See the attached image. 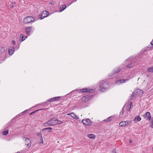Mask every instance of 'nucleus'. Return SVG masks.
<instances>
[{
  "instance_id": "1",
  "label": "nucleus",
  "mask_w": 153,
  "mask_h": 153,
  "mask_svg": "<svg viewBox=\"0 0 153 153\" xmlns=\"http://www.w3.org/2000/svg\"><path fill=\"white\" fill-rule=\"evenodd\" d=\"M109 86L108 83L105 80H103L99 82V90L104 92L107 91Z\"/></svg>"
},
{
  "instance_id": "2",
  "label": "nucleus",
  "mask_w": 153,
  "mask_h": 153,
  "mask_svg": "<svg viewBox=\"0 0 153 153\" xmlns=\"http://www.w3.org/2000/svg\"><path fill=\"white\" fill-rule=\"evenodd\" d=\"M73 91L78 92L79 93H86L89 92V93H92L94 92V90L92 89H89L87 88H82L80 90H75L71 91V93Z\"/></svg>"
},
{
  "instance_id": "3",
  "label": "nucleus",
  "mask_w": 153,
  "mask_h": 153,
  "mask_svg": "<svg viewBox=\"0 0 153 153\" xmlns=\"http://www.w3.org/2000/svg\"><path fill=\"white\" fill-rule=\"evenodd\" d=\"M57 119L55 117L52 118L46 123L44 124L45 126H53L55 125L54 121H56Z\"/></svg>"
},
{
  "instance_id": "4",
  "label": "nucleus",
  "mask_w": 153,
  "mask_h": 153,
  "mask_svg": "<svg viewBox=\"0 0 153 153\" xmlns=\"http://www.w3.org/2000/svg\"><path fill=\"white\" fill-rule=\"evenodd\" d=\"M35 18L31 16L25 17L23 19V23L24 24H27L32 22L35 21Z\"/></svg>"
},
{
  "instance_id": "5",
  "label": "nucleus",
  "mask_w": 153,
  "mask_h": 153,
  "mask_svg": "<svg viewBox=\"0 0 153 153\" xmlns=\"http://www.w3.org/2000/svg\"><path fill=\"white\" fill-rule=\"evenodd\" d=\"M60 97L58 96L51 98L50 99L48 100L47 101L45 102L44 103L45 104H49L50 102H53L54 101H58V100L60 98Z\"/></svg>"
},
{
  "instance_id": "6",
  "label": "nucleus",
  "mask_w": 153,
  "mask_h": 153,
  "mask_svg": "<svg viewBox=\"0 0 153 153\" xmlns=\"http://www.w3.org/2000/svg\"><path fill=\"white\" fill-rule=\"evenodd\" d=\"M92 97L93 96L90 95H87L82 96L81 98L82 101L84 102H87L92 98Z\"/></svg>"
},
{
  "instance_id": "7",
  "label": "nucleus",
  "mask_w": 153,
  "mask_h": 153,
  "mask_svg": "<svg viewBox=\"0 0 153 153\" xmlns=\"http://www.w3.org/2000/svg\"><path fill=\"white\" fill-rule=\"evenodd\" d=\"M82 122L84 125L87 126H90L91 125V122L89 119H85L82 120Z\"/></svg>"
},
{
  "instance_id": "8",
  "label": "nucleus",
  "mask_w": 153,
  "mask_h": 153,
  "mask_svg": "<svg viewBox=\"0 0 153 153\" xmlns=\"http://www.w3.org/2000/svg\"><path fill=\"white\" fill-rule=\"evenodd\" d=\"M22 139L25 141V145L28 147H30L31 144V142L30 139L27 137H22Z\"/></svg>"
},
{
  "instance_id": "9",
  "label": "nucleus",
  "mask_w": 153,
  "mask_h": 153,
  "mask_svg": "<svg viewBox=\"0 0 153 153\" xmlns=\"http://www.w3.org/2000/svg\"><path fill=\"white\" fill-rule=\"evenodd\" d=\"M32 29L31 26H27L25 28V30L27 36H29L30 35V32L31 31Z\"/></svg>"
},
{
  "instance_id": "10",
  "label": "nucleus",
  "mask_w": 153,
  "mask_h": 153,
  "mask_svg": "<svg viewBox=\"0 0 153 153\" xmlns=\"http://www.w3.org/2000/svg\"><path fill=\"white\" fill-rule=\"evenodd\" d=\"M136 92V95L139 96H141L143 94V91L142 90H140L139 89H137L134 90Z\"/></svg>"
},
{
  "instance_id": "11",
  "label": "nucleus",
  "mask_w": 153,
  "mask_h": 153,
  "mask_svg": "<svg viewBox=\"0 0 153 153\" xmlns=\"http://www.w3.org/2000/svg\"><path fill=\"white\" fill-rule=\"evenodd\" d=\"M144 117L147 120H150L151 118V114L149 112H146L144 115Z\"/></svg>"
},
{
  "instance_id": "12",
  "label": "nucleus",
  "mask_w": 153,
  "mask_h": 153,
  "mask_svg": "<svg viewBox=\"0 0 153 153\" xmlns=\"http://www.w3.org/2000/svg\"><path fill=\"white\" fill-rule=\"evenodd\" d=\"M115 118L114 116H111L108 117L106 119L104 120L103 121L106 122H110L111 120H113Z\"/></svg>"
},
{
  "instance_id": "13",
  "label": "nucleus",
  "mask_w": 153,
  "mask_h": 153,
  "mask_svg": "<svg viewBox=\"0 0 153 153\" xmlns=\"http://www.w3.org/2000/svg\"><path fill=\"white\" fill-rule=\"evenodd\" d=\"M129 80V79H121L119 80H117L116 81V84L120 85V84H121L123 82H126V81H128Z\"/></svg>"
},
{
  "instance_id": "14",
  "label": "nucleus",
  "mask_w": 153,
  "mask_h": 153,
  "mask_svg": "<svg viewBox=\"0 0 153 153\" xmlns=\"http://www.w3.org/2000/svg\"><path fill=\"white\" fill-rule=\"evenodd\" d=\"M14 47H10L8 49V52L10 55H12L14 51Z\"/></svg>"
},
{
  "instance_id": "15",
  "label": "nucleus",
  "mask_w": 153,
  "mask_h": 153,
  "mask_svg": "<svg viewBox=\"0 0 153 153\" xmlns=\"http://www.w3.org/2000/svg\"><path fill=\"white\" fill-rule=\"evenodd\" d=\"M66 7L65 5H62L60 7L59 12H61L64 10Z\"/></svg>"
},
{
  "instance_id": "16",
  "label": "nucleus",
  "mask_w": 153,
  "mask_h": 153,
  "mask_svg": "<svg viewBox=\"0 0 153 153\" xmlns=\"http://www.w3.org/2000/svg\"><path fill=\"white\" fill-rule=\"evenodd\" d=\"M141 118L140 116H136L134 119V121H136V122H138L141 120Z\"/></svg>"
},
{
  "instance_id": "17",
  "label": "nucleus",
  "mask_w": 153,
  "mask_h": 153,
  "mask_svg": "<svg viewBox=\"0 0 153 153\" xmlns=\"http://www.w3.org/2000/svg\"><path fill=\"white\" fill-rule=\"evenodd\" d=\"M27 38V36H24L23 34H20V40L22 42L25 40Z\"/></svg>"
},
{
  "instance_id": "18",
  "label": "nucleus",
  "mask_w": 153,
  "mask_h": 153,
  "mask_svg": "<svg viewBox=\"0 0 153 153\" xmlns=\"http://www.w3.org/2000/svg\"><path fill=\"white\" fill-rule=\"evenodd\" d=\"M132 102L131 101L130 102L128 105L127 106V110L128 111H129L131 108V105L132 104Z\"/></svg>"
},
{
  "instance_id": "19",
  "label": "nucleus",
  "mask_w": 153,
  "mask_h": 153,
  "mask_svg": "<svg viewBox=\"0 0 153 153\" xmlns=\"http://www.w3.org/2000/svg\"><path fill=\"white\" fill-rule=\"evenodd\" d=\"M42 16H43V15L42 14H40L38 15V17H39V18L40 20H41V19H44V18L47 17L48 16V15H47L46 16H44L43 17H42Z\"/></svg>"
},
{
  "instance_id": "20",
  "label": "nucleus",
  "mask_w": 153,
  "mask_h": 153,
  "mask_svg": "<svg viewBox=\"0 0 153 153\" xmlns=\"http://www.w3.org/2000/svg\"><path fill=\"white\" fill-rule=\"evenodd\" d=\"M71 114L72 115H71V116L74 119H78L79 118V117L76 115L74 113H71Z\"/></svg>"
},
{
  "instance_id": "21",
  "label": "nucleus",
  "mask_w": 153,
  "mask_h": 153,
  "mask_svg": "<svg viewBox=\"0 0 153 153\" xmlns=\"http://www.w3.org/2000/svg\"><path fill=\"white\" fill-rule=\"evenodd\" d=\"M48 108H43V109H38L31 113H30V114H29V116H30L32 114H33L34 113H35V112H37L38 111H41V110H46L47 109H48Z\"/></svg>"
},
{
  "instance_id": "22",
  "label": "nucleus",
  "mask_w": 153,
  "mask_h": 153,
  "mask_svg": "<svg viewBox=\"0 0 153 153\" xmlns=\"http://www.w3.org/2000/svg\"><path fill=\"white\" fill-rule=\"evenodd\" d=\"M125 123V121L121 122L119 123V126L120 127H121L125 126H126V124Z\"/></svg>"
},
{
  "instance_id": "23",
  "label": "nucleus",
  "mask_w": 153,
  "mask_h": 153,
  "mask_svg": "<svg viewBox=\"0 0 153 153\" xmlns=\"http://www.w3.org/2000/svg\"><path fill=\"white\" fill-rule=\"evenodd\" d=\"M88 137L90 139H94L95 138V135L93 134H89L88 135Z\"/></svg>"
},
{
  "instance_id": "24",
  "label": "nucleus",
  "mask_w": 153,
  "mask_h": 153,
  "mask_svg": "<svg viewBox=\"0 0 153 153\" xmlns=\"http://www.w3.org/2000/svg\"><path fill=\"white\" fill-rule=\"evenodd\" d=\"M52 129V128L51 127H48V128H44L42 130V131H46L47 130H48V132H50L51 131Z\"/></svg>"
},
{
  "instance_id": "25",
  "label": "nucleus",
  "mask_w": 153,
  "mask_h": 153,
  "mask_svg": "<svg viewBox=\"0 0 153 153\" xmlns=\"http://www.w3.org/2000/svg\"><path fill=\"white\" fill-rule=\"evenodd\" d=\"M147 71L149 72L153 73V67H149L147 69Z\"/></svg>"
},
{
  "instance_id": "26",
  "label": "nucleus",
  "mask_w": 153,
  "mask_h": 153,
  "mask_svg": "<svg viewBox=\"0 0 153 153\" xmlns=\"http://www.w3.org/2000/svg\"><path fill=\"white\" fill-rule=\"evenodd\" d=\"M121 71V69L120 68H119L116 70H114V72L113 73V74H116L117 73L119 72H120Z\"/></svg>"
},
{
  "instance_id": "27",
  "label": "nucleus",
  "mask_w": 153,
  "mask_h": 153,
  "mask_svg": "<svg viewBox=\"0 0 153 153\" xmlns=\"http://www.w3.org/2000/svg\"><path fill=\"white\" fill-rule=\"evenodd\" d=\"M8 131L9 130L7 129L2 132V134L4 135H6L8 133Z\"/></svg>"
},
{
  "instance_id": "28",
  "label": "nucleus",
  "mask_w": 153,
  "mask_h": 153,
  "mask_svg": "<svg viewBox=\"0 0 153 153\" xmlns=\"http://www.w3.org/2000/svg\"><path fill=\"white\" fill-rule=\"evenodd\" d=\"M5 48L4 47L0 46V53H2L5 51Z\"/></svg>"
},
{
  "instance_id": "29",
  "label": "nucleus",
  "mask_w": 153,
  "mask_h": 153,
  "mask_svg": "<svg viewBox=\"0 0 153 153\" xmlns=\"http://www.w3.org/2000/svg\"><path fill=\"white\" fill-rule=\"evenodd\" d=\"M135 94H136V92H135L134 91H133L132 92V94L131 95V97H130L131 100H132L133 99V97H134V95H136Z\"/></svg>"
},
{
  "instance_id": "30",
  "label": "nucleus",
  "mask_w": 153,
  "mask_h": 153,
  "mask_svg": "<svg viewBox=\"0 0 153 153\" xmlns=\"http://www.w3.org/2000/svg\"><path fill=\"white\" fill-rule=\"evenodd\" d=\"M42 15H48V16L49 13L48 11L46 10H44L42 12Z\"/></svg>"
},
{
  "instance_id": "31",
  "label": "nucleus",
  "mask_w": 153,
  "mask_h": 153,
  "mask_svg": "<svg viewBox=\"0 0 153 153\" xmlns=\"http://www.w3.org/2000/svg\"><path fill=\"white\" fill-rule=\"evenodd\" d=\"M133 63H131L130 64H128L126 67L127 68H131L133 66Z\"/></svg>"
},
{
  "instance_id": "32",
  "label": "nucleus",
  "mask_w": 153,
  "mask_h": 153,
  "mask_svg": "<svg viewBox=\"0 0 153 153\" xmlns=\"http://www.w3.org/2000/svg\"><path fill=\"white\" fill-rule=\"evenodd\" d=\"M16 2H13L11 3L10 5V8L11 9L13 8V7H14V5L16 4Z\"/></svg>"
},
{
  "instance_id": "33",
  "label": "nucleus",
  "mask_w": 153,
  "mask_h": 153,
  "mask_svg": "<svg viewBox=\"0 0 153 153\" xmlns=\"http://www.w3.org/2000/svg\"><path fill=\"white\" fill-rule=\"evenodd\" d=\"M151 124L150 126L152 128H153V117L151 119Z\"/></svg>"
},
{
  "instance_id": "34",
  "label": "nucleus",
  "mask_w": 153,
  "mask_h": 153,
  "mask_svg": "<svg viewBox=\"0 0 153 153\" xmlns=\"http://www.w3.org/2000/svg\"><path fill=\"white\" fill-rule=\"evenodd\" d=\"M28 110V109L26 110H25V111H24L22 112L21 113H20L19 115V116H20L21 115H22V114H23L27 112Z\"/></svg>"
},
{
  "instance_id": "35",
  "label": "nucleus",
  "mask_w": 153,
  "mask_h": 153,
  "mask_svg": "<svg viewBox=\"0 0 153 153\" xmlns=\"http://www.w3.org/2000/svg\"><path fill=\"white\" fill-rule=\"evenodd\" d=\"M56 121H57V123H56V124H60L62 123V122L61 121H59V120H58L57 119V120H56Z\"/></svg>"
},
{
  "instance_id": "36",
  "label": "nucleus",
  "mask_w": 153,
  "mask_h": 153,
  "mask_svg": "<svg viewBox=\"0 0 153 153\" xmlns=\"http://www.w3.org/2000/svg\"><path fill=\"white\" fill-rule=\"evenodd\" d=\"M131 122L130 121H125V123L126 124V126L127 125L129 124Z\"/></svg>"
},
{
  "instance_id": "37",
  "label": "nucleus",
  "mask_w": 153,
  "mask_h": 153,
  "mask_svg": "<svg viewBox=\"0 0 153 153\" xmlns=\"http://www.w3.org/2000/svg\"><path fill=\"white\" fill-rule=\"evenodd\" d=\"M37 135L38 136H39L40 137H42V134L40 132H38L37 133Z\"/></svg>"
},
{
  "instance_id": "38",
  "label": "nucleus",
  "mask_w": 153,
  "mask_h": 153,
  "mask_svg": "<svg viewBox=\"0 0 153 153\" xmlns=\"http://www.w3.org/2000/svg\"><path fill=\"white\" fill-rule=\"evenodd\" d=\"M40 140H40V143H43V138H42V137H40Z\"/></svg>"
},
{
  "instance_id": "39",
  "label": "nucleus",
  "mask_w": 153,
  "mask_h": 153,
  "mask_svg": "<svg viewBox=\"0 0 153 153\" xmlns=\"http://www.w3.org/2000/svg\"><path fill=\"white\" fill-rule=\"evenodd\" d=\"M123 108L121 112H120V115H123Z\"/></svg>"
},
{
  "instance_id": "40",
  "label": "nucleus",
  "mask_w": 153,
  "mask_h": 153,
  "mask_svg": "<svg viewBox=\"0 0 153 153\" xmlns=\"http://www.w3.org/2000/svg\"><path fill=\"white\" fill-rule=\"evenodd\" d=\"M12 44L13 45H15V44H16V41H14V40L12 41Z\"/></svg>"
},
{
  "instance_id": "41",
  "label": "nucleus",
  "mask_w": 153,
  "mask_h": 153,
  "mask_svg": "<svg viewBox=\"0 0 153 153\" xmlns=\"http://www.w3.org/2000/svg\"><path fill=\"white\" fill-rule=\"evenodd\" d=\"M111 153H117V152H116V150H115V149H114V150L112 151V152Z\"/></svg>"
},
{
  "instance_id": "42",
  "label": "nucleus",
  "mask_w": 153,
  "mask_h": 153,
  "mask_svg": "<svg viewBox=\"0 0 153 153\" xmlns=\"http://www.w3.org/2000/svg\"><path fill=\"white\" fill-rule=\"evenodd\" d=\"M19 45H16V49H18L19 47Z\"/></svg>"
},
{
  "instance_id": "43",
  "label": "nucleus",
  "mask_w": 153,
  "mask_h": 153,
  "mask_svg": "<svg viewBox=\"0 0 153 153\" xmlns=\"http://www.w3.org/2000/svg\"><path fill=\"white\" fill-rule=\"evenodd\" d=\"M132 140L131 139H129V143H132Z\"/></svg>"
},
{
  "instance_id": "44",
  "label": "nucleus",
  "mask_w": 153,
  "mask_h": 153,
  "mask_svg": "<svg viewBox=\"0 0 153 153\" xmlns=\"http://www.w3.org/2000/svg\"><path fill=\"white\" fill-rule=\"evenodd\" d=\"M52 2L51 1V2H50V4H53L52 3Z\"/></svg>"
},
{
  "instance_id": "45",
  "label": "nucleus",
  "mask_w": 153,
  "mask_h": 153,
  "mask_svg": "<svg viewBox=\"0 0 153 153\" xmlns=\"http://www.w3.org/2000/svg\"><path fill=\"white\" fill-rule=\"evenodd\" d=\"M147 47L148 48H149L150 47H151V48H152V47H150V46H147Z\"/></svg>"
},
{
  "instance_id": "46",
  "label": "nucleus",
  "mask_w": 153,
  "mask_h": 153,
  "mask_svg": "<svg viewBox=\"0 0 153 153\" xmlns=\"http://www.w3.org/2000/svg\"><path fill=\"white\" fill-rule=\"evenodd\" d=\"M149 76V75H146V77H148Z\"/></svg>"
},
{
  "instance_id": "47",
  "label": "nucleus",
  "mask_w": 153,
  "mask_h": 153,
  "mask_svg": "<svg viewBox=\"0 0 153 153\" xmlns=\"http://www.w3.org/2000/svg\"><path fill=\"white\" fill-rule=\"evenodd\" d=\"M70 114H71H71H67V115H70Z\"/></svg>"
},
{
  "instance_id": "48",
  "label": "nucleus",
  "mask_w": 153,
  "mask_h": 153,
  "mask_svg": "<svg viewBox=\"0 0 153 153\" xmlns=\"http://www.w3.org/2000/svg\"><path fill=\"white\" fill-rule=\"evenodd\" d=\"M73 2V1L72 2H71V3H70L69 5H70Z\"/></svg>"
},
{
  "instance_id": "49",
  "label": "nucleus",
  "mask_w": 153,
  "mask_h": 153,
  "mask_svg": "<svg viewBox=\"0 0 153 153\" xmlns=\"http://www.w3.org/2000/svg\"><path fill=\"white\" fill-rule=\"evenodd\" d=\"M77 1V0H75V1Z\"/></svg>"
},
{
  "instance_id": "50",
  "label": "nucleus",
  "mask_w": 153,
  "mask_h": 153,
  "mask_svg": "<svg viewBox=\"0 0 153 153\" xmlns=\"http://www.w3.org/2000/svg\"><path fill=\"white\" fill-rule=\"evenodd\" d=\"M152 149H153V147H152Z\"/></svg>"
}]
</instances>
